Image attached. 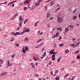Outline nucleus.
<instances>
[{
  "label": "nucleus",
  "mask_w": 80,
  "mask_h": 80,
  "mask_svg": "<svg viewBox=\"0 0 80 80\" xmlns=\"http://www.w3.org/2000/svg\"><path fill=\"white\" fill-rule=\"evenodd\" d=\"M24 33V32H12L11 33L14 36H17L18 35H23Z\"/></svg>",
  "instance_id": "f257e3e1"
},
{
  "label": "nucleus",
  "mask_w": 80,
  "mask_h": 80,
  "mask_svg": "<svg viewBox=\"0 0 80 80\" xmlns=\"http://www.w3.org/2000/svg\"><path fill=\"white\" fill-rule=\"evenodd\" d=\"M57 21L59 23H62L63 22V18L60 17L57 18Z\"/></svg>",
  "instance_id": "f03ea898"
},
{
  "label": "nucleus",
  "mask_w": 80,
  "mask_h": 80,
  "mask_svg": "<svg viewBox=\"0 0 80 80\" xmlns=\"http://www.w3.org/2000/svg\"><path fill=\"white\" fill-rule=\"evenodd\" d=\"M28 50V47H24L22 48V52L23 53H26V51Z\"/></svg>",
  "instance_id": "7ed1b4c3"
},
{
  "label": "nucleus",
  "mask_w": 80,
  "mask_h": 80,
  "mask_svg": "<svg viewBox=\"0 0 80 80\" xmlns=\"http://www.w3.org/2000/svg\"><path fill=\"white\" fill-rule=\"evenodd\" d=\"M7 65L9 67H12L13 65V64L10 63V61L9 60H8L7 61Z\"/></svg>",
  "instance_id": "20e7f679"
},
{
  "label": "nucleus",
  "mask_w": 80,
  "mask_h": 80,
  "mask_svg": "<svg viewBox=\"0 0 80 80\" xmlns=\"http://www.w3.org/2000/svg\"><path fill=\"white\" fill-rule=\"evenodd\" d=\"M59 33H60L59 32H57L55 35L52 36V38H56L57 37H58V35H59Z\"/></svg>",
  "instance_id": "39448f33"
},
{
  "label": "nucleus",
  "mask_w": 80,
  "mask_h": 80,
  "mask_svg": "<svg viewBox=\"0 0 80 80\" xmlns=\"http://www.w3.org/2000/svg\"><path fill=\"white\" fill-rule=\"evenodd\" d=\"M31 1V0H26L24 2L23 4L24 5H26V3L29 4V3H30V2Z\"/></svg>",
  "instance_id": "423d86ee"
},
{
  "label": "nucleus",
  "mask_w": 80,
  "mask_h": 80,
  "mask_svg": "<svg viewBox=\"0 0 80 80\" xmlns=\"http://www.w3.org/2000/svg\"><path fill=\"white\" fill-rule=\"evenodd\" d=\"M46 55V52H44V53L43 54V55H42L41 56V59H43L45 57Z\"/></svg>",
  "instance_id": "0eeeda50"
},
{
  "label": "nucleus",
  "mask_w": 80,
  "mask_h": 80,
  "mask_svg": "<svg viewBox=\"0 0 80 80\" xmlns=\"http://www.w3.org/2000/svg\"><path fill=\"white\" fill-rule=\"evenodd\" d=\"M19 22H22L23 20V18L21 16H20L19 18Z\"/></svg>",
  "instance_id": "6e6552de"
},
{
  "label": "nucleus",
  "mask_w": 80,
  "mask_h": 80,
  "mask_svg": "<svg viewBox=\"0 0 80 80\" xmlns=\"http://www.w3.org/2000/svg\"><path fill=\"white\" fill-rule=\"evenodd\" d=\"M40 4L38 1V2H35V7H38V6H39V5H40Z\"/></svg>",
  "instance_id": "1a4fd4ad"
},
{
  "label": "nucleus",
  "mask_w": 80,
  "mask_h": 80,
  "mask_svg": "<svg viewBox=\"0 0 80 80\" xmlns=\"http://www.w3.org/2000/svg\"><path fill=\"white\" fill-rule=\"evenodd\" d=\"M42 45H43V43H41L40 44H39V45H38V46H37L35 48H38L41 47H42Z\"/></svg>",
  "instance_id": "9d476101"
},
{
  "label": "nucleus",
  "mask_w": 80,
  "mask_h": 80,
  "mask_svg": "<svg viewBox=\"0 0 80 80\" xmlns=\"http://www.w3.org/2000/svg\"><path fill=\"white\" fill-rule=\"evenodd\" d=\"M33 59L35 61H37V60H39L40 58H37L35 56H34L33 57Z\"/></svg>",
  "instance_id": "9b49d317"
},
{
  "label": "nucleus",
  "mask_w": 80,
  "mask_h": 80,
  "mask_svg": "<svg viewBox=\"0 0 80 80\" xmlns=\"http://www.w3.org/2000/svg\"><path fill=\"white\" fill-rule=\"evenodd\" d=\"M30 32V29L27 28V29H26L24 31H23L22 32H24V33H23V34H24V33H25V32H27L28 33V32Z\"/></svg>",
  "instance_id": "f8f14e48"
},
{
  "label": "nucleus",
  "mask_w": 80,
  "mask_h": 80,
  "mask_svg": "<svg viewBox=\"0 0 80 80\" xmlns=\"http://www.w3.org/2000/svg\"><path fill=\"white\" fill-rule=\"evenodd\" d=\"M52 60L54 61V60H55V54L52 55Z\"/></svg>",
  "instance_id": "ddd939ff"
},
{
  "label": "nucleus",
  "mask_w": 80,
  "mask_h": 80,
  "mask_svg": "<svg viewBox=\"0 0 80 80\" xmlns=\"http://www.w3.org/2000/svg\"><path fill=\"white\" fill-rule=\"evenodd\" d=\"M50 15H51L50 14V13L49 12H48L47 14V18H49L50 17Z\"/></svg>",
  "instance_id": "4468645a"
},
{
  "label": "nucleus",
  "mask_w": 80,
  "mask_h": 80,
  "mask_svg": "<svg viewBox=\"0 0 80 80\" xmlns=\"http://www.w3.org/2000/svg\"><path fill=\"white\" fill-rule=\"evenodd\" d=\"M7 72H5L4 73H3L0 74L1 76H2L3 75H7Z\"/></svg>",
  "instance_id": "2eb2a0df"
},
{
  "label": "nucleus",
  "mask_w": 80,
  "mask_h": 80,
  "mask_svg": "<svg viewBox=\"0 0 80 80\" xmlns=\"http://www.w3.org/2000/svg\"><path fill=\"white\" fill-rule=\"evenodd\" d=\"M3 62H4V60H3V59H0V63L1 64H3Z\"/></svg>",
  "instance_id": "dca6fc26"
},
{
  "label": "nucleus",
  "mask_w": 80,
  "mask_h": 80,
  "mask_svg": "<svg viewBox=\"0 0 80 80\" xmlns=\"http://www.w3.org/2000/svg\"><path fill=\"white\" fill-rule=\"evenodd\" d=\"M8 3V1H5L4 2L2 3H0V5H2V4H7Z\"/></svg>",
  "instance_id": "f3484780"
},
{
  "label": "nucleus",
  "mask_w": 80,
  "mask_h": 80,
  "mask_svg": "<svg viewBox=\"0 0 80 80\" xmlns=\"http://www.w3.org/2000/svg\"><path fill=\"white\" fill-rule=\"evenodd\" d=\"M22 25V22H20L19 23V27H20Z\"/></svg>",
  "instance_id": "a211bd4d"
},
{
  "label": "nucleus",
  "mask_w": 80,
  "mask_h": 80,
  "mask_svg": "<svg viewBox=\"0 0 80 80\" xmlns=\"http://www.w3.org/2000/svg\"><path fill=\"white\" fill-rule=\"evenodd\" d=\"M62 58V57H60L58 58V59L57 60V62H60V60Z\"/></svg>",
  "instance_id": "6ab92c4d"
},
{
  "label": "nucleus",
  "mask_w": 80,
  "mask_h": 80,
  "mask_svg": "<svg viewBox=\"0 0 80 80\" xmlns=\"http://www.w3.org/2000/svg\"><path fill=\"white\" fill-rule=\"evenodd\" d=\"M31 10H35V6H32L31 8Z\"/></svg>",
  "instance_id": "aec40b11"
},
{
  "label": "nucleus",
  "mask_w": 80,
  "mask_h": 80,
  "mask_svg": "<svg viewBox=\"0 0 80 80\" xmlns=\"http://www.w3.org/2000/svg\"><path fill=\"white\" fill-rule=\"evenodd\" d=\"M56 30H60V31H62V29L61 28H58Z\"/></svg>",
  "instance_id": "412c9836"
},
{
  "label": "nucleus",
  "mask_w": 80,
  "mask_h": 80,
  "mask_svg": "<svg viewBox=\"0 0 80 80\" xmlns=\"http://www.w3.org/2000/svg\"><path fill=\"white\" fill-rule=\"evenodd\" d=\"M54 3V2L53 1H51V4L50 5V6H52Z\"/></svg>",
  "instance_id": "4be33fe9"
},
{
  "label": "nucleus",
  "mask_w": 80,
  "mask_h": 80,
  "mask_svg": "<svg viewBox=\"0 0 80 80\" xmlns=\"http://www.w3.org/2000/svg\"><path fill=\"white\" fill-rule=\"evenodd\" d=\"M68 28H65L64 31L65 32H68Z\"/></svg>",
  "instance_id": "5701e85b"
},
{
  "label": "nucleus",
  "mask_w": 80,
  "mask_h": 80,
  "mask_svg": "<svg viewBox=\"0 0 80 80\" xmlns=\"http://www.w3.org/2000/svg\"><path fill=\"white\" fill-rule=\"evenodd\" d=\"M15 45L16 46V47H19V44H18L17 42H16L15 43Z\"/></svg>",
  "instance_id": "b1692460"
},
{
  "label": "nucleus",
  "mask_w": 80,
  "mask_h": 80,
  "mask_svg": "<svg viewBox=\"0 0 80 80\" xmlns=\"http://www.w3.org/2000/svg\"><path fill=\"white\" fill-rule=\"evenodd\" d=\"M68 52H69V50H68V49L66 50L65 51V52L66 53H68Z\"/></svg>",
  "instance_id": "393cba45"
},
{
  "label": "nucleus",
  "mask_w": 80,
  "mask_h": 80,
  "mask_svg": "<svg viewBox=\"0 0 80 80\" xmlns=\"http://www.w3.org/2000/svg\"><path fill=\"white\" fill-rule=\"evenodd\" d=\"M69 27H71V28L72 29L74 28V26L72 25H69Z\"/></svg>",
  "instance_id": "a878e982"
},
{
  "label": "nucleus",
  "mask_w": 80,
  "mask_h": 80,
  "mask_svg": "<svg viewBox=\"0 0 80 80\" xmlns=\"http://www.w3.org/2000/svg\"><path fill=\"white\" fill-rule=\"evenodd\" d=\"M28 20L27 19H26V20L24 21V24H25V23H27V22L28 21Z\"/></svg>",
  "instance_id": "bb28decb"
},
{
  "label": "nucleus",
  "mask_w": 80,
  "mask_h": 80,
  "mask_svg": "<svg viewBox=\"0 0 80 80\" xmlns=\"http://www.w3.org/2000/svg\"><path fill=\"white\" fill-rule=\"evenodd\" d=\"M32 68H33V69H35V64L32 65Z\"/></svg>",
  "instance_id": "cd10ccee"
},
{
  "label": "nucleus",
  "mask_w": 80,
  "mask_h": 80,
  "mask_svg": "<svg viewBox=\"0 0 80 80\" xmlns=\"http://www.w3.org/2000/svg\"><path fill=\"white\" fill-rule=\"evenodd\" d=\"M80 42H78L77 43V44L76 45V47H78V46L79 45H80Z\"/></svg>",
  "instance_id": "c85d7f7f"
},
{
  "label": "nucleus",
  "mask_w": 80,
  "mask_h": 80,
  "mask_svg": "<svg viewBox=\"0 0 80 80\" xmlns=\"http://www.w3.org/2000/svg\"><path fill=\"white\" fill-rule=\"evenodd\" d=\"M77 18V16H74L73 17V19L74 20H75Z\"/></svg>",
  "instance_id": "c756f323"
},
{
  "label": "nucleus",
  "mask_w": 80,
  "mask_h": 80,
  "mask_svg": "<svg viewBox=\"0 0 80 80\" xmlns=\"http://www.w3.org/2000/svg\"><path fill=\"white\" fill-rule=\"evenodd\" d=\"M13 3V2H9L8 4V5H12Z\"/></svg>",
  "instance_id": "7c9ffc66"
},
{
  "label": "nucleus",
  "mask_w": 80,
  "mask_h": 80,
  "mask_svg": "<svg viewBox=\"0 0 80 80\" xmlns=\"http://www.w3.org/2000/svg\"><path fill=\"white\" fill-rule=\"evenodd\" d=\"M38 21H37V22H36L34 24V27H37V25L38 24Z\"/></svg>",
  "instance_id": "2f4dec72"
},
{
  "label": "nucleus",
  "mask_w": 80,
  "mask_h": 80,
  "mask_svg": "<svg viewBox=\"0 0 80 80\" xmlns=\"http://www.w3.org/2000/svg\"><path fill=\"white\" fill-rule=\"evenodd\" d=\"M77 47V46H76V45H75L74 44H72V48H75V47Z\"/></svg>",
  "instance_id": "473e14b6"
},
{
  "label": "nucleus",
  "mask_w": 80,
  "mask_h": 80,
  "mask_svg": "<svg viewBox=\"0 0 80 80\" xmlns=\"http://www.w3.org/2000/svg\"><path fill=\"white\" fill-rule=\"evenodd\" d=\"M42 40V39H39L37 41V43H39V42H41Z\"/></svg>",
  "instance_id": "72a5a7b5"
},
{
  "label": "nucleus",
  "mask_w": 80,
  "mask_h": 80,
  "mask_svg": "<svg viewBox=\"0 0 80 80\" xmlns=\"http://www.w3.org/2000/svg\"><path fill=\"white\" fill-rule=\"evenodd\" d=\"M63 44H61L59 45V47H63Z\"/></svg>",
  "instance_id": "f704fd0d"
},
{
  "label": "nucleus",
  "mask_w": 80,
  "mask_h": 80,
  "mask_svg": "<svg viewBox=\"0 0 80 80\" xmlns=\"http://www.w3.org/2000/svg\"><path fill=\"white\" fill-rule=\"evenodd\" d=\"M28 38H25V41H28Z\"/></svg>",
  "instance_id": "c9c22d12"
},
{
  "label": "nucleus",
  "mask_w": 80,
  "mask_h": 80,
  "mask_svg": "<svg viewBox=\"0 0 80 80\" xmlns=\"http://www.w3.org/2000/svg\"><path fill=\"white\" fill-rule=\"evenodd\" d=\"M53 17H52L51 18H49V19L50 20H53Z\"/></svg>",
  "instance_id": "e433bc0d"
},
{
  "label": "nucleus",
  "mask_w": 80,
  "mask_h": 80,
  "mask_svg": "<svg viewBox=\"0 0 80 80\" xmlns=\"http://www.w3.org/2000/svg\"><path fill=\"white\" fill-rule=\"evenodd\" d=\"M52 52H55V50L54 49H53L52 50H51V51H50V53H52Z\"/></svg>",
  "instance_id": "4c0bfd02"
},
{
  "label": "nucleus",
  "mask_w": 80,
  "mask_h": 80,
  "mask_svg": "<svg viewBox=\"0 0 80 80\" xmlns=\"http://www.w3.org/2000/svg\"><path fill=\"white\" fill-rule=\"evenodd\" d=\"M16 16H18V14L16 13L13 16V17H14V18H15V17Z\"/></svg>",
  "instance_id": "58836bf2"
},
{
  "label": "nucleus",
  "mask_w": 80,
  "mask_h": 80,
  "mask_svg": "<svg viewBox=\"0 0 80 80\" xmlns=\"http://www.w3.org/2000/svg\"><path fill=\"white\" fill-rule=\"evenodd\" d=\"M76 78V76H74L72 77V79H73V80H74V79H75V78Z\"/></svg>",
  "instance_id": "ea45409f"
},
{
  "label": "nucleus",
  "mask_w": 80,
  "mask_h": 80,
  "mask_svg": "<svg viewBox=\"0 0 80 80\" xmlns=\"http://www.w3.org/2000/svg\"><path fill=\"white\" fill-rule=\"evenodd\" d=\"M43 0H38V2H39V3L40 4V2H42Z\"/></svg>",
  "instance_id": "a19ab883"
},
{
  "label": "nucleus",
  "mask_w": 80,
  "mask_h": 80,
  "mask_svg": "<svg viewBox=\"0 0 80 80\" xmlns=\"http://www.w3.org/2000/svg\"><path fill=\"white\" fill-rule=\"evenodd\" d=\"M23 9L24 10H27V7H24Z\"/></svg>",
  "instance_id": "79ce46f5"
},
{
  "label": "nucleus",
  "mask_w": 80,
  "mask_h": 80,
  "mask_svg": "<svg viewBox=\"0 0 80 80\" xmlns=\"http://www.w3.org/2000/svg\"><path fill=\"white\" fill-rule=\"evenodd\" d=\"M47 8H48L47 6H45V10L46 11H47Z\"/></svg>",
  "instance_id": "37998d69"
},
{
  "label": "nucleus",
  "mask_w": 80,
  "mask_h": 80,
  "mask_svg": "<svg viewBox=\"0 0 80 80\" xmlns=\"http://www.w3.org/2000/svg\"><path fill=\"white\" fill-rule=\"evenodd\" d=\"M60 10V8L56 9V10L55 11V12H57L58 10Z\"/></svg>",
  "instance_id": "c03bdc74"
},
{
  "label": "nucleus",
  "mask_w": 80,
  "mask_h": 80,
  "mask_svg": "<svg viewBox=\"0 0 80 80\" xmlns=\"http://www.w3.org/2000/svg\"><path fill=\"white\" fill-rule=\"evenodd\" d=\"M56 80H59V77H57L56 78Z\"/></svg>",
  "instance_id": "a18cd8bd"
},
{
  "label": "nucleus",
  "mask_w": 80,
  "mask_h": 80,
  "mask_svg": "<svg viewBox=\"0 0 80 80\" xmlns=\"http://www.w3.org/2000/svg\"><path fill=\"white\" fill-rule=\"evenodd\" d=\"M47 59H48V57H47V58H46L44 60V61H46L47 60Z\"/></svg>",
  "instance_id": "49530a36"
},
{
  "label": "nucleus",
  "mask_w": 80,
  "mask_h": 80,
  "mask_svg": "<svg viewBox=\"0 0 80 80\" xmlns=\"http://www.w3.org/2000/svg\"><path fill=\"white\" fill-rule=\"evenodd\" d=\"M77 12V10L75 9L73 11V13H75V12Z\"/></svg>",
  "instance_id": "de8ad7c7"
},
{
  "label": "nucleus",
  "mask_w": 80,
  "mask_h": 80,
  "mask_svg": "<svg viewBox=\"0 0 80 80\" xmlns=\"http://www.w3.org/2000/svg\"><path fill=\"white\" fill-rule=\"evenodd\" d=\"M35 76H36V77H38V76H39V75H38V74H35Z\"/></svg>",
  "instance_id": "09e8293b"
},
{
  "label": "nucleus",
  "mask_w": 80,
  "mask_h": 80,
  "mask_svg": "<svg viewBox=\"0 0 80 80\" xmlns=\"http://www.w3.org/2000/svg\"><path fill=\"white\" fill-rule=\"evenodd\" d=\"M79 52V50H78L75 53V54L78 53Z\"/></svg>",
  "instance_id": "8fccbe9b"
},
{
  "label": "nucleus",
  "mask_w": 80,
  "mask_h": 80,
  "mask_svg": "<svg viewBox=\"0 0 80 80\" xmlns=\"http://www.w3.org/2000/svg\"><path fill=\"white\" fill-rule=\"evenodd\" d=\"M59 72H58V70H56V71H55V73H58Z\"/></svg>",
  "instance_id": "3c124183"
},
{
  "label": "nucleus",
  "mask_w": 80,
  "mask_h": 80,
  "mask_svg": "<svg viewBox=\"0 0 80 80\" xmlns=\"http://www.w3.org/2000/svg\"><path fill=\"white\" fill-rule=\"evenodd\" d=\"M80 56H78L77 57V59H80Z\"/></svg>",
  "instance_id": "603ef678"
},
{
  "label": "nucleus",
  "mask_w": 80,
  "mask_h": 80,
  "mask_svg": "<svg viewBox=\"0 0 80 80\" xmlns=\"http://www.w3.org/2000/svg\"><path fill=\"white\" fill-rule=\"evenodd\" d=\"M61 38H62V37L60 36V37L59 38L58 40H60V39H61Z\"/></svg>",
  "instance_id": "864d4df0"
},
{
  "label": "nucleus",
  "mask_w": 80,
  "mask_h": 80,
  "mask_svg": "<svg viewBox=\"0 0 80 80\" xmlns=\"http://www.w3.org/2000/svg\"><path fill=\"white\" fill-rule=\"evenodd\" d=\"M14 18H15L13 17L12 18L10 19V20H13V19H14Z\"/></svg>",
  "instance_id": "5fc2aeb1"
},
{
  "label": "nucleus",
  "mask_w": 80,
  "mask_h": 80,
  "mask_svg": "<svg viewBox=\"0 0 80 80\" xmlns=\"http://www.w3.org/2000/svg\"><path fill=\"white\" fill-rule=\"evenodd\" d=\"M75 60H73L72 61V62H71V63H75Z\"/></svg>",
  "instance_id": "6e6d98bb"
},
{
  "label": "nucleus",
  "mask_w": 80,
  "mask_h": 80,
  "mask_svg": "<svg viewBox=\"0 0 80 80\" xmlns=\"http://www.w3.org/2000/svg\"><path fill=\"white\" fill-rule=\"evenodd\" d=\"M51 54H53L54 55H55V52H52L51 53Z\"/></svg>",
  "instance_id": "4d7b16f0"
},
{
  "label": "nucleus",
  "mask_w": 80,
  "mask_h": 80,
  "mask_svg": "<svg viewBox=\"0 0 80 80\" xmlns=\"http://www.w3.org/2000/svg\"><path fill=\"white\" fill-rule=\"evenodd\" d=\"M40 33V30H39L38 31V34H39Z\"/></svg>",
  "instance_id": "13d9d810"
},
{
  "label": "nucleus",
  "mask_w": 80,
  "mask_h": 80,
  "mask_svg": "<svg viewBox=\"0 0 80 80\" xmlns=\"http://www.w3.org/2000/svg\"><path fill=\"white\" fill-rule=\"evenodd\" d=\"M14 38H12V39H11V41H14Z\"/></svg>",
  "instance_id": "bf43d9fd"
},
{
  "label": "nucleus",
  "mask_w": 80,
  "mask_h": 80,
  "mask_svg": "<svg viewBox=\"0 0 80 80\" xmlns=\"http://www.w3.org/2000/svg\"><path fill=\"white\" fill-rule=\"evenodd\" d=\"M51 75H53V71H51Z\"/></svg>",
  "instance_id": "052dcab7"
},
{
  "label": "nucleus",
  "mask_w": 80,
  "mask_h": 80,
  "mask_svg": "<svg viewBox=\"0 0 80 80\" xmlns=\"http://www.w3.org/2000/svg\"><path fill=\"white\" fill-rule=\"evenodd\" d=\"M51 63H52V62H51V61H49V65H50Z\"/></svg>",
  "instance_id": "680f3d73"
},
{
  "label": "nucleus",
  "mask_w": 80,
  "mask_h": 80,
  "mask_svg": "<svg viewBox=\"0 0 80 80\" xmlns=\"http://www.w3.org/2000/svg\"><path fill=\"white\" fill-rule=\"evenodd\" d=\"M47 27H50V25L49 24H48L47 25Z\"/></svg>",
  "instance_id": "e2e57ef3"
},
{
  "label": "nucleus",
  "mask_w": 80,
  "mask_h": 80,
  "mask_svg": "<svg viewBox=\"0 0 80 80\" xmlns=\"http://www.w3.org/2000/svg\"><path fill=\"white\" fill-rule=\"evenodd\" d=\"M42 34H43V32H41L39 34V35H42Z\"/></svg>",
  "instance_id": "0e129e2a"
},
{
  "label": "nucleus",
  "mask_w": 80,
  "mask_h": 80,
  "mask_svg": "<svg viewBox=\"0 0 80 80\" xmlns=\"http://www.w3.org/2000/svg\"><path fill=\"white\" fill-rule=\"evenodd\" d=\"M4 38H7V35H4Z\"/></svg>",
  "instance_id": "69168bd1"
},
{
  "label": "nucleus",
  "mask_w": 80,
  "mask_h": 80,
  "mask_svg": "<svg viewBox=\"0 0 80 80\" xmlns=\"http://www.w3.org/2000/svg\"><path fill=\"white\" fill-rule=\"evenodd\" d=\"M61 70H62V71H63V70H64V68H61Z\"/></svg>",
  "instance_id": "338daca9"
},
{
  "label": "nucleus",
  "mask_w": 80,
  "mask_h": 80,
  "mask_svg": "<svg viewBox=\"0 0 80 80\" xmlns=\"http://www.w3.org/2000/svg\"><path fill=\"white\" fill-rule=\"evenodd\" d=\"M37 65H38V62H36L35 63L36 66H37Z\"/></svg>",
  "instance_id": "774afa93"
}]
</instances>
